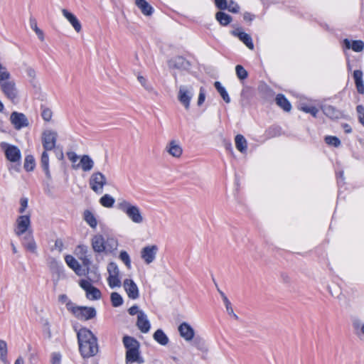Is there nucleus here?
Here are the masks:
<instances>
[{
    "label": "nucleus",
    "mask_w": 364,
    "mask_h": 364,
    "mask_svg": "<svg viewBox=\"0 0 364 364\" xmlns=\"http://www.w3.org/2000/svg\"><path fill=\"white\" fill-rule=\"evenodd\" d=\"M158 252V245L154 244L146 245L141 249V259L146 264H150L155 261Z\"/></svg>",
    "instance_id": "nucleus-11"
},
{
    "label": "nucleus",
    "mask_w": 364,
    "mask_h": 364,
    "mask_svg": "<svg viewBox=\"0 0 364 364\" xmlns=\"http://www.w3.org/2000/svg\"><path fill=\"white\" fill-rule=\"evenodd\" d=\"M108 277L107 283L110 288L114 289L122 286L120 272L117 264L114 262H109L107 267Z\"/></svg>",
    "instance_id": "nucleus-7"
},
{
    "label": "nucleus",
    "mask_w": 364,
    "mask_h": 364,
    "mask_svg": "<svg viewBox=\"0 0 364 364\" xmlns=\"http://www.w3.org/2000/svg\"><path fill=\"white\" fill-rule=\"evenodd\" d=\"M53 115V111L50 108L41 107V117L45 122H50L52 120Z\"/></svg>",
    "instance_id": "nucleus-48"
},
{
    "label": "nucleus",
    "mask_w": 364,
    "mask_h": 364,
    "mask_svg": "<svg viewBox=\"0 0 364 364\" xmlns=\"http://www.w3.org/2000/svg\"><path fill=\"white\" fill-rule=\"evenodd\" d=\"M107 183V180L106 176L100 171L94 172L89 179L90 188L97 194H101L103 192L104 187Z\"/></svg>",
    "instance_id": "nucleus-6"
},
{
    "label": "nucleus",
    "mask_w": 364,
    "mask_h": 364,
    "mask_svg": "<svg viewBox=\"0 0 364 364\" xmlns=\"http://www.w3.org/2000/svg\"><path fill=\"white\" fill-rule=\"evenodd\" d=\"M0 90L4 96L11 102H16L19 99V93L14 80L0 84Z\"/></svg>",
    "instance_id": "nucleus-8"
},
{
    "label": "nucleus",
    "mask_w": 364,
    "mask_h": 364,
    "mask_svg": "<svg viewBox=\"0 0 364 364\" xmlns=\"http://www.w3.org/2000/svg\"><path fill=\"white\" fill-rule=\"evenodd\" d=\"M67 156L70 161L72 163V168L74 169L75 165L77 164L79 161L80 160V156H78L75 152L74 151H69L67 153Z\"/></svg>",
    "instance_id": "nucleus-49"
},
{
    "label": "nucleus",
    "mask_w": 364,
    "mask_h": 364,
    "mask_svg": "<svg viewBox=\"0 0 364 364\" xmlns=\"http://www.w3.org/2000/svg\"><path fill=\"white\" fill-rule=\"evenodd\" d=\"M25 73L29 80V82L34 84L36 76L35 70L31 67H27L25 70Z\"/></svg>",
    "instance_id": "nucleus-52"
},
{
    "label": "nucleus",
    "mask_w": 364,
    "mask_h": 364,
    "mask_svg": "<svg viewBox=\"0 0 364 364\" xmlns=\"http://www.w3.org/2000/svg\"><path fill=\"white\" fill-rule=\"evenodd\" d=\"M84 219L91 228H95L97 227V220L93 213L90 210H87L84 212Z\"/></svg>",
    "instance_id": "nucleus-42"
},
{
    "label": "nucleus",
    "mask_w": 364,
    "mask_h": 364,
    "mask_svg": "<svg viewBox=\"0 0 364 364\" xmlns=\"http://www.w3.org/2000/svg\"><path fill=\"white\" fill-rule=\"evenodd\" d=\"M154 340L161 346H166L169 343V338L166 334L161 330H156L153 334Z\"/></svg>",
    "instance_id": "nucleus-32"
},
{
    "label": "nucleus",
    "mask_w": 364,
    "mask_h": 364,
    "mask_svg": "<svg viewBox=\"0 0 364 364\" xmlns=\"http://www.w3.org/2000/svg\"><path fill=\"white\" fill-rule=\"evenodd\" d=\"M164 149L168 155L175 159H180L183 154V148L181 143L176 139L169 141Z\"/></svg>",
    "instance_id": "nucleus-14"
},
{
    "label": "nucleus",
    "mask_w": 364,
    "mask_h": 364,
    "mask_svg": "<svg viewBox=\"0 0 364 364\" xmlns=\"http://www.w3.org/2000/svg\"><path fill=\"white\" fill-rule=\"evenodd\" d=\"M127 363H141L143 360L139 356V349L127 350L126 353Z\"/></svg>",
    "instance_id": "nucleus-34"
},
{
    "label": "nucleus",
    "mask_w": 364,
    "mask_h": 364,
    "mask_svg": "<svg viewBox=\"0 0 364 364\" xmlns=\"http://www.w3.org/2000/svg\"><path fill=\"white\" fill-rule=\"evenodd\" d=\"M357 112L359 122L364 126V107L362 105L357 106Z\"/></svg>",
    "instance_id": "nucleus-57"
},
{
    "label": "nucleus",
    "mask_w": 364,
    "mask_h": 364,
    "mask_svg": "<svg viewBox=\"0 0 364 364\" xmlns=\"http://www.w3.org/2000/svg\"><path fill=\"white\" fill-rule=\"evenodd\" d=\"M136 78L140 85L144 88L146 91L148 92V93L156 97L159 95V92H157V90L154 87V86L150 82H149V81L145 77L139 74L137 75Z\"/></svg>",
    "instance_id": "nucleus-25"
},
{
    "label": "nucleus",
    "mask_w": 364,
    "mask_h": 364,
    "mask_svg": "<svg viewBox=\"0 0 364 364\" xmlns=\"http://www.w3.org/2000/svg\"><path fill=\"white\" fill-rule=\"evenodd\" d=\"M65 260L67 264L74 270V272L79 276L85 275L87 273L88 264H86L87 267H82L80 265L79 262L71 255H67L65 257Z\"/></svg>",
    "instance_id": "nucleus-16"
},
{
    "label": "nucleus",
    "mask_w": 364,
    "mask_h": 364,
    "mask_svg": "<svg viewBox=\"0 0 364 364\" xmlns=\"http://www.w3.org/2000/svg\"><path fill=\"white\" fill-rule=\"evenodd\" d=\"M195 346L199 351L202 359L206 360L209 358V346L204 340L201 338L196 339L195 341Z\"/></svg>",
    "instance_id": "nucleus-24"
},
{
    "label": "nucleus",
    "mask_w": 364,
    "mask_h": 364,
    "mask_svg": "<svg viewBox=\"0 0 364 364\" xmlns=\"http://www.w3.org/2000/svg\"><path fill=\"white\" fill-rule=\"evenodd\" d=\"M168 67L173 69H187L189 67V63L181 56H176L168 60Z\"/></svg>",
    "instance_id": "nucleus-23"
},
{
    "label": "nucleus",
    "mask_w": 364,
    "mask_h": 364,
    "mask_svg": "<svg viewBox=\"0 0 364 364\" xmlns=\"http://www.w3.org/2000/svg\"><path fill=\"white\" fill-rule=\"evenodd\" d=\"M231 33L233 36L237 37L249 49H254V44L251 36L245 33L241 28H237Z\"/></svg>",
    "instance_id": "nucleus-20"
},
{
    "label": "nucleus",
    "mask_w": 364,
    "mask_h": 364,
    "mask_svg": "<svg viewBox=\"0 0 364 364\" xmlns=\"http://www.w3.org/2000/svg\"><path fill=\"white\" fill-rule=\"evenodd\" d=\"M136 5L146 16H150L153 12V8L145 0H136Z\"/></svg>",
    "instance_id": "nucleus-35"
},
{
    "label": "nucleus",
    "mask_w": 364,
    "mask_h": 364,
    "mask_svg": "<svg viewBox=\"0 0 364 364\" xmlns=\"http://www.w3.org/2000/svg\"><path fill=\"white\" fill-rule=\"evenodd\" d=\"M80 286L86 293V297L90 300H98L101 298L100 291L95 287L88 280L81 279Z\"/></svg>",
    "instance_id": "nucleus-12"
},
{
    "label": "nucleus",
    "mask_w": 364,
    "mask_h": 364,
    "mask_svg": "<svg viewBox=\"0 0 364 364\" xmlns=\"http://www.w3.org/2000/svg\"><path fill=\"white\" fill-rule=\"evenodd\" d=\"M226 9H228V11L232 13H237L239 11L240 7L237 3L232 0H230L228 4V7Z\"/></svg>",
    "instance_id": "nucleus-56"
},
{
    "label": "nucleus",
    "mask_w": 364,
    "mask_h": 364,
    "mask_svg": "<svg viewBox=\"0 0 364 364\" xmlns=\"http://www.w3.org/2000/svg\"><path fill=\"white\" fill-rule=\"evenodd\" d=\"M11 80V74L5 66L0 63V84Z\"/></svg>",
    "instance_id": "nucleus-44"
},
{
    "label": "nucleus",
    "mask_w": 364,
    "mask_h": 364,
    "mask_svg": "<svg viewBox=\"0 0 364 364\" xmlns=\"http://www.w3.org/2000/svg\"><path fill=\"white\" fill-rule=\"evenodd\" d=\"M110 299L112 304L114 307H118L123 304V299L117 292H112L111 294Z\"/></svg>",
    "instance_id": "nucleus-47"
},
{
    "label": "nucleus",
    "mask_w": 364,
    "mask_h": 364,
    "mask_svg": "<svg viewBox=\"0 0 364 364\" xmlns=\"http://www.w3.org/2000/svg\"><path fill=\"white\" fill-rule=\"evenodd\" d=\"M8 346L7 343L0 339V362L3 364H10L8 360Z\"/></svg>",
    "instance_id": "nucleus-36"
},
{
    "label": "nucleus",
    "mask_w": 364,
    "mask_h": 364,
    "mask_svg": "<svg viewBox=\"0 0 364 364\" xmlns=\"http://www.w3.org/2000/svg\"><path fill=\"white\" fill-rule=\"evenodd\" d=\"M114 198L109 194H105L100 199V203L101 204V205L107 208H112L114 204Z\"/></svg>",
    "instance_id": "nucleus-40"
},
{
    "label": "nucleus",
    "mask_w": 364,
    "mask_h": 364,
    "mask_svg": "<svg viewBox=\"0 0 364 364\" xmlns=\"http://www.w3.org/2000/svg\"><path fill=\"white\" fill-rule=\"evenodd\" d=\"M236 75L240 80H245L247 77V72L240 65L235 67Z\"/></svg>",
    "instance_id": "nucleus-51"
},
{
    "label": "nucleus",
    "mask_w": 364,
    "mask_h": 364,
    "mask_svg": "<svg viewBox=\"0 0 364 364\" xmlns=\"http://www.w3.org/2000/svg\"><path fill=\"white\" fill-rule=\"evenodd\" d=\"M128 311L130 315L134 316L136 314L137 316H139V312H144L143 311L139 310L137 306H133L130 307Z\"/></svg>",
    "instance_id": "nucleus-62"
},
{
    "label": "nucleus",
    "mask_w": 364,
    "mask_h": 364,
    "mask_svg": "<svg viewBox=\"0 0 364 364\" xmlns=\"http://www.w3.org/2000/svg\"><path fill=\"white\" fill-rule=\"evenodd\" d=\"M22 245L28 252L36 254L37 245L32 234V231H28L26 235H23Z\"/></svg>",
    "instance_id": "nucleus-19"
},
{
    "label": "nucleus",
    "mask_w": 364,
    "mask_h": 364,
    "mask_svg": "<svg viewBox=\"0 0 364 364\" xmlns=\"http://www.w3.org/2000/svg\"><path fill=\"white\" fill-rule=\"evenodd\" d=\"M236 149L241 153H245L247 149V142L242 134H237L235 137Z\"/></svg>",
    "instance_id": "nucleus-33"
},
{
    "label": "nucleus",
    "mask_w": 364,
    "mask_h": 364,
    "mask_svg": "<svg viewBox=\"0 0 364 364\" xmlns=\"http://www.w3.org/2000/svg\"><path fill=\"white\" fill-rule=\"evenodd\" d=\"M364 48V43L362 41H352L351 49L355 52H360Z\"/></svg>",
    "instance_id": "nucleus-55"
},
{
    "label": "nucleus",
    "mask_w": 364,
    "mask_h": 364,
    "mask_svg": "<svg viewBox=\"0 0 364 364\" xmlns=\"http://www.w3.org/2000/svg\"><path fill=\"white\" fill-rule=\"evenodd\" d=\"M215 3L219 9L224 10L228 7V2L226 0H215Z\"/></svg>",
    "instance_id": "nucleus-58"
},
{
    "label": "nucleus",
    "mask_w": 364,
    "mask_h": 364,
    "mask_svg": "<svg viewBox=\"0 0 364 364\" xmlns=\"http://www.w3.org/2000/svg\"><path fill=\"white\" fill-rule=\"evenodd\" d=\"M35 165H36V164H35V159H34L33 156L31 155L26 156L25 158L24 165H23L26 171H33L35 168Z\"/></svg>",
    "instance_id": "nucleus-46"
},
{
    "label": "nucleus",
    "mask_w": 364,
    "mask_h": 364,
    "mask_svg": "<svg viewBox=\"0 0 364 364\" xmlns=\"http://www.w3.org/2000/svg\"><path fill=\"white\" fill-rule=\"evenodd\" d=\"M9 121L14 129L20 131L30 127V122L26 115L16 111L12 112L9 117Z\"/></svg>",
    "instance_id": "nucleus-10"
},
{
    "label": "nucleus",
    "mask_w": 364,
    "mask_h": 364,
    "mask_svg": "<svg viewBox=\"0 0 364 364\" xmlns=\"http://www.w3.org/2000/svg\"><path fill=\"white\" fill-rule=\"evenodd\" d=\"M178 331L181 338L186 341H191L195 336V331L193 327L186 322L181 323L178 327Z\"/></svg>",
    "instance_id": "nucleus-18"
},
{
    "label": "nucleus",
    "mask_w": 364,
    "mask_h": 364,
    "mask_svg": "<svg viewBox=\"0 0 364 364\" xmlns=\"http://www.w3.org/2000/svg\"><path fill=\"white\" fill-rule=\"evenodd\" d=\"M353 327L355 335L362 341H364V321L360 318L353 321Z\"/></svg>",
    "instance_id": "nucleus-30"
},
{
    "label": "nucleus",
    "mask_w": 364,
    "mask_h": 364,
    "mask_svg": "<svg viewBox=\"0 0 364 364\" xmlns=\"http://www.w3.org/2000/svg\"><path fill=\"white\" fill-rule=\"evenodd\" d=\"M102 246L106 247V250H103V252L105 253H112L114 250L117 249L118 247V242L117 240L114 237H107L105 238L103 237V244Z\"/></svg>",
    "instance_id": "nucleus-27"
},
{
    "label": "nucleus",
    "mask_w": 364,
    "mask_h": 364,
    "mask_svg": "<svg viewBox=\"0 0 364 364\" xmlns=\"http://www.w3.org/2000/svg\"><path fill=\"white\" fill-rule=\"evenodd\" d=\"M136 324L139 330L143 333H147L150 331L151 323L144 312H139Z\"/></svg>",
    "instance_id": "nucleus-21"
},
{
    "label": "nucleus",
    "mask_w": 364,
    "mask_h": 364,
    "mask_svg": "<svg viewBox=\"0 0 364 364\" xmlns=\"http://www.w3.org/2000/svg\"><path fill=\"white\" fill-rule=\"evenodd\" d=\"M31 213H28L17 217L15 222L14 233L16 236L21 237L26 235L31 230Z\"/></svg>",
    "instance_id": "nucleus-4"
},
{
    "label": "nucleus",
    "mask_w": 364,
    "mask_h": 364,
    "mask_svg": "<svg viewBox=\"0 0 364 364\" xmlns=\"http://www.w3.org/2000/svg\"><path fill=\"white\" fill-rule=\"evenodd\" d=\"M29 23H30V26H31V28L34 31L39 28L38 27V26H37V21H36V20L35 18H30V21H29Z\"/></svg>",
    "instance_id": "nucleus-63"
},
{
    "label": "nucleus",
    "mask_w": 364,
    "mask_h": 364,
    "mask_svg": "<svg viewBox=\"0 0 364 364\" xmlns=\"http://www.w3.org/2000/svg\"><path fill=\"white\" fill-rule=\"evenodd\" d=\"M214 85H215V89L218 90V92L220 93V96L223 99V100L226 103H229L230 102V98L225 88L224 87H223V85H221V83L220 82H218V81L215 82Z\"/></svg>",
    "instance_id": "nucleus-43"
},
{
    "label": "nucleus",
    "mask_w": 364,
    "mask_h": 364,
    "mask_svg": "<svg viewBox=\"0 0 364 364\" xmlns=\"http://www.w3.org/2000/svg\"><path fill=\"white\" fill-rule=\"evenodd\" d=\"M277 105L286 112H289L291 105L288 100L282 94H279L276 97Z\"/></svg>",
    "instance_id": "nucleus-37"
},
{
    "label": "nucleus",
    "mask_w": 364,
    "mask_h": 364,
    "mask_svg": "<svg viewBox=\"0 0 364 364\" xmlns=\"http://www.w3.org/2000/svg\"><path fill=\"white\" fill-rule=\"evenodd\" d=\"M117 208L125 213L133 223L141 224L144 223V218L136 205H134L125 199H121L117 203Z\"/></svg>",
    "instance_id": "nucleus-2"
},
{
    "label": "nucleus",
    "mask_w": 364,
    "mask_h": 364,
    "mask_svg": "<svg viewBox=\"0 0 364 364\" xmlns=\"http://www.w3.org/2000/svg\"><path fill=\"white\" fill-rule=\"evenodd\" d=\"M92 249L95 252L101 253L103 250H106V247L102 246L103 244V236L101 235H96L93 236L91 240Z\"/></svg>",
    "instance_id": "nucleus-28"
},
{
    "label": "nucleus",
    "mask_w": 364,
    "mask_h": 364,
    "mask_svg": "<svg viewBox=\"0 0 364 364\" xmlns=\"http://www.w3.org/2000/svg\"><path fill=\"white\" fill-rule=\"evenodd\" d=\"M0 149L4 153L6 159L14 164L19 163L21 159V153L18 146L5 141L0 143Z\"/></svg>",
    "instance_id": "nucleus-5"
},
{
    "label": "nucleus",
    "mask_w": 364,
    "mask_h": 364,
    "mask_svg": "<svg viewBox=\"0 0 364 364\" xmlns=\"http://www.w3.org/2000/svg\"><path fill=\"white\" fill-rule=\"evenodd\" d=\"M325 141L327 144L337 147L340 145L341 141L336 136H328L325 138Z\"/></svg>",
    "instance_id": "nucleus-53"
},
{
    "label": "nucleus",
    "mask_w": 364,
    "mask_h": 364,
    "mask_svg": "<svg viewBox=\"0 0 364 364\" xmlns=\"http://www.w3.org/2000/svg\"><path fill=\"white\" fill-rule=\"evenodd\" d=\"M205 92L204 89L201 87L200 89V93L198 95V105L200 106L205 101Z\"/></svg>",
    "instance_id": "nucleus-60"
},
{
    "label": "nucleus",
    "mask_w": 364,
    "mask_h": 364,
    "mask_svg": "<svg viewBox=\"0 0 364 364\" xmlns=\"http://www.w3.org/2000/svg\"><path fill=\"white\" fill-rule=\"evenodd\" d=\"M28 200L27 198H21L20 199V207L18 208V213L21 215L26 214V210L28 208Z\"/></svg>",
    "instance_id": "nucleus-54"
},
{
    "label": "nucleus",
    "mask_w": 364,
    "mask_h": 364,
    "mask_svg": "<svg viewBox=\"0 0 364 364\" xmlns=\"http://www.w3.org/2000/svg\"><path fill=\"white\" fill-rule=\"evenodd\" d=\"M48 151H46L45 149L43 151V153L41 154V167H42L43 171L45 172V174H46L47 178L50 179L51 174H50V171L49 169V156H48Z\"/></svg>",
    "instance_id": "nucleus-29"
},
{
    "label": "nucleus",
    "mask_w": 364,
    "mask_h": 364,
    "mask_svg": "<svg viewBox=\"0 0 364 364\" xmlns=\"http://www.w3.org/2000/svg\"><path fill=\"white\" fill-rule=\"evenodd\" d=\"M58 301L63 304H65L66 305L67 308H68V304H73L71 301H70L68 299V296L65 294L59 295Z\"/></svg>",
    "instance_id": "nucleus-61"
},
{
    "label": "nucleus",
    "mask_w": 364,
    "mask_h": 364,
    "mask_svg": "<svg viewBox=\"0 0 364 364\" xmlns=\"http://www.w3.org/2000/svg\"><path fill=\"white\" fill-rule=\"evenodd\" d=\"M119 257L124 263V264L128 269L131 268V259L129 254L126 251H122L119 254Z\"/></svg>",
    "instance_id": "nucleus-50"
},
{
    "label": "nucleus",
    "mask_w": 364,
    "mask_h": 364,
    "mask_svg": "<svg viewBox=\"0 0 364 364\" xmlns=\"http://www.w3.org/2000/svg\"><path fill=\"white\" fill-rule=\"evenodd\" d=\"M95 162L89 155H82L77 164L75 165L74 170L81 169L84 172H90L94 167Z\"/></svg>",
    "instance_id": "nucleus-17"
},
{
    "label": "nucleus",
    "mask_w": 364,
    "mask_h": 364,
    "mask_svg": "<svg viewBox=\"0 0 364 364\" xmlns=\"http://www.w3.org/2000/svg\"><path fill=\"white\" fill-rule=\"evenodd\" d=\"M61 355L58 353H53L51 355V363L52 364H60Z\"/></svg>",
    "instance_id": "nucleus-59"
},
{
    "label": "nucleus",
    "mask_w": 364,
    "mask_h": 364,
    "mask_svg": "<svg viewBox=\"0 0 364 364\" xmlns=\"http://www.w3.org/2000/svg\"><path fill=\"white\" fill-rule=\"evenodd\" d=\"M299 109L306 113L311 114L316 117L318 112V109L314 106H309L305 102H301L298 106Z\"/></svg>",
    "instance_id": "nucleus-39"
},
{
    "label": "nucleus",
    "mask_w": 364,
    "mask_h": 364,
    "mask_svg": "<svg viewBox=\"0 0 364 364\" xmlns=\"http://www.w3.org/2000/svg\"><path fill=\"white\" fill-rule=\"evenodd\" d=\"M79 350L83 358L95 356L99 350L97 338L87 328L77 332Z\"/></svg>",
    "instance_id": "nucleus-1"
},
{
    "label": "nucleus",
    "mask_w": 364,
    "mask_h": 364,
    "mask_svg": "<svg viewBox=\"0 0 364 364\" xmlns=\"http://www.w3.org/2000/svg\"><path fill=\"white\" fill-rule=\"evenodd\" d=\"M321 109L323 114L331 119H338L342 117V112L331 105H323Z\"/></svg>",
    "instance_id": "nucleus-26"
},
{
    "label": "nucleus",
    "mask_w": 364,
    "mask_h": 364,
    "mask_svg": "<svg viewBox=\"0 0 364 364\" xmlns=\"http://www.w3.org/2000/svg\"><path fill=\"white\" fill-rule=\"evenodd\" d=\"M68 310L80 320H89L94 318L96 311L92 307L79 306L75 304H68Z\"/></svg>",
    "instance_id": "nucleus-3"
},
{
    "label": "nucleus",
    "mask_w": 364,
    "mask_h": 364,
    "mask_svg": "<svg viewBox=\"0 0 364 364\" xmlns=\"http://www.w3.org/2000/svg\"><path fill=\"white\" fill-rule=\"evenodd\" d=\"M62 14L73 26L75 32L77 33H80L82 31V25L77 18L73 13L65 9H62Z\"/></svg>",
    "instance_id": "nucleus-22"
},
{
    "label": "nucleus",
    "mask_w": 364,
    "mask_h": 364,
    "mask_svg": "<svg viewBox=\"0 0 364 364\" xmlns=\"http://www.w3.org/2000/svg\"><path fill=\"white\" fill-rule=\"evenodd\" d=\"M123 287L129 299H136L139 297L138 287L132 279H125L123 282Z\"/></svg>",
    "instance_id": "nucleus-15"
},
{
    "label": "nucleus",
    "mask_w": 364,
    "mask_h": 364,
    "mask_svg": "<svg viewBox=\"0 0 364 364\" xmlns=\"http://www.w3.org/2000/svg\"><path fill=\"white\" fill-rule=\"evenodd\" d=\"M219 292H220L221 296L223 297V302L225 304V306L226 311H227L228 314L229 315L232 316L235 318H237V316H236V314L233 311V309H232V307L231 306L230 301L228 300V299L227 298V296L225 295V294L223 291H219Z\"/></svg>",
    "instance_id": "nucleus-45"
},
{
    "label": "nucleus",
    "mask_w": 364,
    "mask_h": 364,
    "mask_svg": "<svg viewBox=\"0 0 364 364\" xmlns=\"http://www.w3.org/2000/svg\"><path fill=\"white\" fill-rule=\"evenodd\" d=\"M123 343H124V346L127 348V350L139 348V342L132 337L124 336L123 338Z\"/></svg>",
    "instance_id": "nucleus-38"
},
{
    "label": "nucleus",
    "mask_w": 364,
    "mask_h": 364,
    "mask_svg": "<svg viewBox=\"0 0 364 364\" xmlns=\"http://www.w3.org/2000/svg\"><path fill=\"white\" fill-rule=\"evenodd\" d=\"M215 18L222 26H227L232 21V17L230 15L222 11H218L215 15Z\"/></svg>",
    "instance_id": "nucleus-41"
},
{
    "label": "nucleus",
    "mask_w": 364,
    "mask_h": 364,
    "mask_svg": "<svg viewBox=\"0 0 364 364\" xmlns=\"http://www.w3.org/2000/svg\"><path fill=\"white\" fill-rule=\"evenodd\" d=\"M193 95V88L185 85L180 86L178 99L186 109H189L190 102Z\"/></svg>",
    "instance_id": "nucleus-13"
},
{
    "label": "nucleus",
    "mask_w": 364,
    "mask_h": 364,
    "mask_svg": "<svg viewBox=\"0 0 364 364\" xmlns=\"http://www.w3.org/2000/svg\"><path fill=\"white\" fill-rule=\"evenodd\" d=\"M36 34L38 36V38L41 41H44V34L43 31H41L40 28L35 31Z\"/></svg>",
    "instance_id": "nucleus-64"
},
{
    "label": "nucleus",
    "mask_w": 364,
    "mask_h": 364,
    "mask_svg": "<svg viewBox=\"0 0 364 364\" xmlns=\"http://www.w3.org/2000/svg\"><path fill=\"white\" fill-rule=\"evenodd\" d=\"M353 78L355 80L357 90L360 94H364V83L363 80V72L356 70L353 72Z\"/></svg>",
    "instance_id": "nucleus-31"
},
{
    "label": "nucleus",
    "mask_w": 364,
    "mask_h": 364,
    "mask_svg": "<svg viewBox=\"0 0 364 364\" xmlns=\"http://www.w3.org/2000/svg\"><path fill=\"white\" fill-rule=\"evenodd\" d=\"M57 139L58 133L52 129H45L41 133V142L46 151L54 149L56 146Z\"/></svg>",
    "instance_id": "nucleus-9"
}]
</instances>
